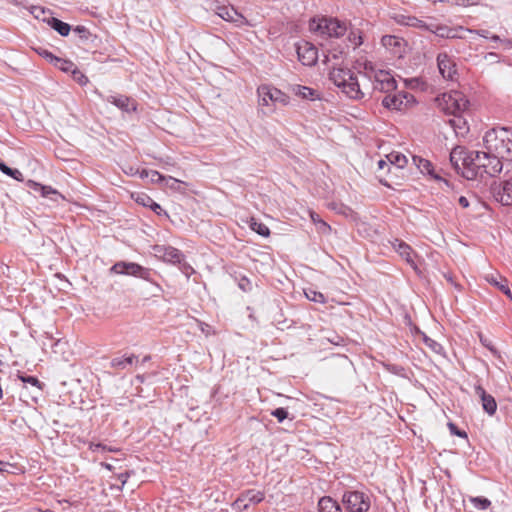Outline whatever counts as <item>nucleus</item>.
<instances>
[{
  "instance_id": "1",
  "label": "nucleus",
  "mask_w": 512,
  "mask_h": 512,
  "mask_svg": "<svg viewBox=\"0 0 512 512\" xmlns=\"http://www.w3.org/2000/svg\"><path fill=\"white\" fill-rule=\"evenodd\" d=\"M450 161L457 171L466 179L478 176H496L503 169V163L497 153L485 151H469L455 148L450 153Z\"/></svg>"
},
{
  "instance_id": "2",
  "label": "nucleus",
  "mask_w": 512,
  "mask_h": 512,
  "mask_svg": "<svg viewBox=\"0 0 512 512\" xmlns=\"http://www.w3.org/2000/svg\"><path fill=\"white\" fill-rule=\"evenodd\" d=\"M354 69L367 85H371V91L389 93L397 88V82L390 71L378 69L373 62L366 58L357 59Z\"/></svg>"
},
{
  "instance_id": "3",
  "label": "nucleus",
  "mask_w": 512,
  "mask_h": 512,
  "mask_svg": "<svg viewBox=\"0 0 512 512\" xmlns=\"http://www.w3.org/2000/svg\"><path fill=\"white\" fill-rule=\"evenodd\" d=\"M329 79L350 99L361 100L371 93V85H367L364 79L359 81L358 76L348 68L333 67Z\"/></svg>"
},
{
  "instance_id": "4",
  "label": "nucleus",
  "mask_w": 512,
  "mask_h": 512,
  "mask_svg": "<svg viewBox=\"0 0 512 512\" xmlns=\"http://www.w3.org/2000/svg\"><path fill=\"white\" fill-rule=\"evenodd\" d=\"M257 109L263 116L274 114L278 107H286L291 99L288 94L271 84H262L257 87Z\"/></svg>"
},
{
  "instance_id": "5",
  "label": "nucleus",
  "mask_w": 512,
  "mask_h": 512,
  "mask_svg": "<svg viewBox=\"0 0 512 512\" xmlns=\"http://www.w3.org/2000/svg\"><path fill=\"white\" fill-rule=\"evenodd\" d=\"M484 148L497 153L501 161H512V129L496 127L488 130L483 137Z\"/></svg>"
},
{
  "instance_id": "6",
  "label": "nucleus",
  "mask_w": 512,
  "mask_h": 512,
  "mask_svg": "<svg viewBox=\"0 0 512 512\" xmlns=\"http://www.w3.org/2000/svg\"><path fill=\"white\" fill-rule=\"evenodd\" d=\"M310 31L318 37L340 38L347 32V25L336 18H318L311 20L309 24Z\"/></svg>"
},
{
  "instance_id": "7",
  "label": "nucleus",
  "mask_w": 512,
  "mask_h": 512,
  "mask_svg": "<svg viewBox=\"0 0 512 512\" xmlns=\"http://www.w3.org/2000/svg\"><path fill=\"white\" fill-rule=\"evenodd\" d=\"M436 104L444 113L460 117L467 111L469 100L462 92L451 90L438 96Z\"/></svg>"
},
{
  "instance_id": "8",
  "label": "nucleus",
  "mask_w": 512,
  "mask_h": 512,
  "mask_svg": "<svg viewBox=\"0 0 512 512\" xmlns=\"http://www.w3.org/2000/svg\"><path fill=\"white\" fill-rule=\"evenodd\" d=\"M380 44L392 58L402 59L409 52L407 41L400 36L384 35L380 40Z\"/></svg>"
},
{
  "instance_id": "9",
  "label": "nucleus",
  "mask_w": 512,
  "mask_h": 512,
  "mask_svg": "<svg viewBox=\"0 0 512 512\" xmlns=\"http://www.w3.org/2000/svg\"><path fill=\"white\" fill-rule=\"evenodd\" d=\"M343 504L349 512H365L370 508V497L364 492L349 491L343 495Z\"/></svg>"
},
{
  "instance_id": "10",
  "label": "nucleus",
  "mask_w": 512,
  "mask_h": 512,
  "mask_svg": "<svg viewBox=\"0 0 512 512\" xmlns=\"http://www.w3.org/2000/svg\"><path fill=\"white\" fill-rule=\"evenodd\" d=\"M415 104V98L408 92H398L387 95L382 100V105L392 111L403 112Z\"/></svg>"
},
{
  "instance_id": "11",
  "label": "nucleus",
  "mask_w": 512,
  "mask_h": 512,
  "mask_svg": "<svg viewBox=\"0 0 512 512\" xmlns=\"http://www.w3.org/2000/svg\"><path fill=\"white\" fill-rule=\"evenodd\" d=\"M265 499V493L256 489H249L240 494L233 502L232 507L239 511L247 510L250 505L261 503Z\"/></svg>"
},
{
  "instance_id": "12",
  "label": "nucleus",
  "mask_w": 512,
  "mask_h": 512,
  "mask_svg": "<svg viewBox=\"0 0 512 512\" xmlns=\"http://www.w3.org/2000/svg\"><path fill=\"white\" fill-rule=\"evenodd\" d=\"M110 272L119 275H130L146 279L148 277V270L143 266L134 262L120 261L115 263L111 268Z\"/></svg>"
},
{
  "instance_id": "13",
  "label": "nucleus",
  "mask_w": 512,
  "mask_h": 512,
  "mask_svg": "<svg viewBox=\"0 0 512 512\" xmlns=\"http://www.w3.org/2000/svg\"><path fill=\"white\" fill-rule=\"evenodd\" d=\"M216 14L223 20L234 23L237 27L252 26V24L232 5L217 6Z\"/></svg>"
},
{
  "instance_id": "14",
  "label": "nucleus",
  "mask_w": 512,
  "mask_h": 512,
  "mask_svg": "<svg viewBox=\"0 0 512 512\" xmlns=\"http://www.w3.org/2000/svg\"><path fill=\"white\" fill-rule=\"evenodd\" d=\"M299 61L305 66H313L318 60V49L310 42L300 41L296 44Z\"/></svg>"
},
{
  "instance_id": "15",
  "label": "nucleus",
  "mask_w": 512,
  "mask_h": 512,
  "mask_svg": "<svg viewBox=\"0 0 512 512\" xmlns=\"http://www.w3.org/2000/svg\"><path fill=\"white\" fill-rule=\"evenodd\" d=\"M152 251L156 258L166 263L178 264L183 259V254L178 249L171 246L154 245Z\"/></svg>"
},
{
  "instance_id": "16",
  "label": "nucleus",
  "mask_w": 512,
  "mask_h": 512,
  "mask_svg": "<svg viewBox=\"0 0 512 512\" xmlns=\"http://www.w3.org/2000/svg\"><path fill=\"white\" fill-rule=\"evenodd\" d=\"M434 33L436 36L441 38H464L462 32H464V28L462 26L458 27H449L444 24H437L434 22L429 23V30Z\"/></svg>"
},
{
  "instance_id": "17",
  "label": "nucleus",
  "mask_w": 512,
  "mask_h": 512,
  "mask_svg": "<svg viewBox=\"0 0 512 512\" xmlns=\"http://www.w3.org/2000/svg\"><path fill=\"white\" fill-rule=\"evenodd\" d=\"M437 64L439 72L444 79H454L457 73L456 64L447 53H440L437 56Z\"/></svg>"
},
{
  "instance_id": "18",
  "label": "nucleus",
  "mask_w": 512,
  "mask_h": 512,
  "mask_svg": "<svg viewBox=\"0 0 512 512\" xmlns=\"http://www.w3.org/2000/svg\"><path fill=\"white\" fill-rule=\"evenodd\" d=\"M26 185L33 191L39 193L43 198H48L54 202H58L59 199L65 200V197L51 186L43 185L33 180H28Z\"/></svg>"
},
{
  "instance_id": "19",
  "label": "nucleus",
  "mask_w": 512,
  "mask_h": 512,
  "mask_svg": "<svg viewBox=\"0 0 512 512\" xmlns=\"http://www.w3.org/2000/svg\"><path fill=\"white\" fill-rule=\"evenodd\" d=\"M392 248L402 257L413 269H417L415 252L410 245L402 240L394 239L391 242Z\"/></svg>"
},
{
  "instance_id": "20",
  "label": "nucleus",
  "mask_w": 512,
  "mask_h": 512,
  "mask_svg": "<svg viewBox=\"0 0 512 512\" xmlns=\"http://www.w3.org/2000/svg\"><path fill=\"white\" fill-rule=\"evenodd\" d=\"M475 393L481 399L483 410L490 416L494 415L497 411L495 398L492 395L487 394L481 385L475 386Z\"/></svg>"
},
{
  "instance_id": "21",
  "label": "nucleus",
  "mask_w": 512,
  "mask_h": 512,
  "mask_svg": "<svg viewBox=\"0 0 512 512\" xmlns=\"http://www.w3.org/2000/svg\"><path fill=\"white\" fill-rule=\"evenodd\" d=\"M412 161H413V164L418 168V170L422 173V174H426V175H429L431 178L435 179V180H439V181H443L446 185L448 184L446 180H443L435 171H434V168H433V165L432 163L421 157V156H412Z\"/></svg>"
},
{
  "instance_id": "22",
  "label": "nucleus",
  "mask_w": 512,
  "mask_h": 512,
  "mask_svg": "<svg viewBox=\"0 0 512 512\" xmlns=\"http://www.w3.org/2000/svg\"><path fill=\"white\" fill-rule=\"evenodd\" d=\"M107 101L125 112H135L137 110L135 100L124 95L109 96Z\"/></svg>"
},
{
  "instance_id": "23",
  "label": "nucleus",
  "mask_w": 512,
  "mask_h": 512,
  "mask_svg": "<svg viewBox=\"0 0 512 512\" xmlns=\"http://www.w3.org/2000/svg\"><path fill=\"white\" fill-rule=\"evenodd\" d=\"M399 25L410 26L421 30H429V23L414 16L399 14L394 17Z\"/></svg>"
},
{
  "instance_id": "24",
  "label": "nucleus",
  "mask_w": 512,
  "mask_h": 512,
  "mask_svg": "<svg viewBox=\"0 0 512 512\" xmlns=\"http://www.w3.org/2000/svg\"><path fill=\"white\" fill-rule=\"evenodd\" d=\"M495 198L503 205L512 206V179L503 182Z\"/></svg>"
},
{
  "instance_id": "25",
  "label": "nucleus",
  "mask_w": 512,
  "mask_h": 512,
  "mask_svg": "<svg viewBox=\"0 0 512 512\" xmlns=\"http://www.w3.org/2000/svg\"><path fill=\"white\" fill-rule=\"evenodd\" d=\"M291 91L296 96H298L302 99H305V100L313 101L316 99H320V93L311 87L302 86V85H293L291 87Z\"/></svg>"
},
{
  "instance_id": "26",
  "label": "nucleus",
  "mask_w": 512,
  "mask_h": 512,
  "mask_svg": "<svg viewBox=\"0 0 512 512\" xmlns=\"http://www.w3.org/2000/svg\"><path fill=\"white\" fill-rule=\"evenodd\" d=\"M319 512H342L339 504L331 497H322L318 502Z\"/></svg>"
},
{
  "instance_id": "27",
  "label": "nucleus",
  "mask_w": 512,
  "mask_h": 512,
  "mask_svg": "<svg viewBox=\"0 0 512 512\" xmlns=\"http://www.w3.org/2000/svg\"><path fill=\"white\" fill-rule=\"evenodd\" d=\"M386 159L390 165L399 169L404 168L408 163L407 157L400 152H391L390 154L386 155Z\"/></svg>"
},
{
  "instance_id": "28",
  "label": "nucleus",
  "mask_w": 512,
  "mask_h": 512,
  "mask_svg": "<svg viewBox=\"0 0 512 512\" xmlns=\"http://www.w3.org/2000/svg\"><path fill=\"white\" fill-rule=\"evenodd\" d=\"M309 216L311 221L316 225L318 232L325 235L331 232V226L328 225L324 220H322L316 212L310 210Z\"/></svg>"
},
{
  "instance_id": "29",
  "label": "nucleus",
  "mask_w": 512,
  "mask_h": 512,
  "mask_svg": "<svg viewBox=\"0 0 512 512\" xmlns=\"http://www.w3.org/2000/svg\"><path fill=\"white\" fill-rule=\"evenodd\" d=\"M48 24L54 30H56L61 36H68L70 33V25L68 23L62 22L57 18L51 17V19L48 20Z\"/></svg>"
},
{
  "instance_id": "30",
  "label": "nucleus",
  "mask_w": 512,
  "mask_h": 512,
  "mask_svg": "<svg viewBox=\"0 0 512 512\" xmlns=\"http://www.w3.org/2000/svg\"><path fill=\"white\" fill-rule=\"evenodd\" d=\"M346 52L344 49H331L328 50L325 55V62L330 63L334 61V64H338L345 56Z\"/></svg>"
},
{
  "instance_id": "31",
  "label": "nucleus",
  "mask_w": 512,
  "mask_h": 512,
  "mask_svg": "<svg viewBox=\"0 0 512 512\" xmlns=\"http://www.w3.org/2000/svg\"><path fill=\"white\" fill-rule=\"evenodd\" d=\"M249 226L251 230L256 232L262 237H268L270 235V229L264 223L258 222L256 219L251 218Z\"/></svg>"
},
{
  "instance_id": "32",
  "label": "nucleus",
  "mask_w": 512,
  "mask_h": 512,
  "mask_svg": "<svg viewBox=\"0 0 512 512\" xmlns=\"http://www.w3.org/2000/svg\"><path fill=\"white\" fill-rule=\"evenodd\" d=\"M486 279L489 283L498 287L503 293H505L510 299H512V293L505 279H501V281H498L493 275L487 276Z\"/></svg>"
},
{
  "instance_id": "33",
  "label": "nucleus",
  "mask_w": 512,
  "mask_h": 512,
  "mask_svg": "<svg viewBox=\"0 0 512 512\" xmlns=\"http://www.w3.org/2000/svg\"><path fill=\"white\" fill-rule=\"evenodd\" d=\"M30 12L36 19L42 20L44 22L48 23V20L51 19V12L49 10H45L43 7L32 6Z\"/></svg>"
},
{
  "instance_id": "34",
  "label": "nucleus",
  "mask_w": 512,
  "mask_h": 512,
  "mask_svg": "<svg viewBox=\"0 0 512 512\" xmlns=\"http://www.w3.org/2000/svg\"><path fill=\"white\" fill-rule=\"evenodd\" d=\"M348 41L354 48L361 46L363 44L362 31L359 29L350 30V32L348 34Z\"/></svg>"
},
{
  "instance_id": "35",
  "label": "nucleus",
  "mask_w": 512,
  "mask_h": 512,
  "mask_svg": "<svg viewBox=\"0 0 512 512\" xmlns=\"http://www.w3.org/2000/svg\"><path fill=\"white\" fill-rule=\"evenodd\" d=\"M304 294L306 298L312 302L323 304L326 302L325 296L312 288H307L304 290Z\"/></svg>"
},
{
  "instance_id": "36",
  "label": "nucleus",
  "mask_w": 512,
  "mask_h": 512,
  "mask_svg": "<svg viewBox=\"0 0 512 512\" xmlns=\"http://www.w3.org/2000/svg\"><path fill=\"white\" fill-rule=\"evenodd\" d=\"M53 65L60 69L63 72H73L75 69V64L70 60H65L61 58H57L56 61H54Z\"/></svg>"
},
{
  "instance_id": "37",
  "label": "nucleus",
  "mask_w": 512,
  "mask_h": 512,
  "mask_svg": "<svg viewBox=\"0 0 512 512\" xmlns=\"http://www.w3.org/2000/svg\"><path fill=\"white\" fill-rule=\"evenodd\" d=\"M132 199L144 207H149L152 204L153 199L145 193L137 192L131 194Z\"/></svg>"
},
{
  "instance_id": "38",
  "label": "nucleus",
  "mask_w": 512,
  "mask_h": 512,
  "mask_svg": "<svg viewBox=\"0 0 512 512\" xmlns=\"http://www.w3.org/2000/svg\"><path fill=\"white\" fill-rule=\"evenodd\" d=\"M470 502L478 510H485L491 505V501L484 497H471Z\"/></svg>"
},
{
  "instance_id": "39",
  "label": "nucleus",
  "mask_w": 512,
  "mask_h": 512,
  "mask_svg": "<svg viewBox=\"0 0 512 512\" xmlns=\"http://www.w3.org/2000/svg\"><path fill=\"white\" fill-rule=\"evenodd\" d=\"M136 360L135 356H129L125 358H117L112 360L111 364L115 368H125L128 365H132L134 361Z\"/></svg>"
},
{
  "instance_id": "40",
  "label": "nucleus",
  "mask_w": 512,
  "mask_h": 512,
  "mask_svg": "<svg viewBox=\"0 0 512 512\" xmlns=\"http://www.w3.org/2000/svg\"><path fill=\"white\" fill-rule=\"evenodd\" d=\"M89 449L92 452H100V453L117 452L118 451V448H116V447L106 446V445H103L100 443H90Z\"/></svg>"
},
{
  "instance_id": "41",
  "label": "nucleus",
  "mask_w": 512,
  "mask_h": 512,
  "mask_svg": "<svg viewBox=\"0 0 512 512\" xmlns=\"http://www.w3.org/2000/svg\"><path fill=\"white\" fill-rule=\"evenodd\" d=\"M182 182L176 178H173L171 176L165 177V180L163 182V185L167 188H170L172 190H180Z\"/></svg>"
},
{
  "instance_id": "42",
  "label": "nucleus",
  "mask_w": 512,
  "mask_h": 512,
  "mask_svg": "<svg viewBox=\"0 0 512 512\" xmlns=\"http://www.w3.org/2000/svg\"><path fill=\"white\" fill-rule=\"evenodd\" d=\"M35 51L44 59L49 61L51 64L54 63V61L57 60L58 57L54 56L50 51L44 48H37Z\"/></svg>"
},
{
  "instance_id": "43",
  "label": "nucleus",
  "mask_w": 512,
  "mask_h": 512,
  "mask_svg": "<svg viewBox=\"0 0 512 512\" xmlns=\"http://www.w3.org/2000/svg\"><path fill=\"white\" fill-rule=\"evenodd\" d=\"M18 467L15 464L1 461L0 460V472L1 473H15Z\"/></svg>"
},
{
  "instance_id": "44",
  "label": "nucleus",
  "mask_w": 512,
  "mask_h": 512,
  "mask_svg": "<svg viewBox=\"0 0 512 512\" xmlns=\"http://www.w3.org/2000/svg\"><path fill=\"white\" fill-rule=\"evenodd\" d=\"M464 32L476 33V34H478L479 36H481L483 38L491 39V40H493L495 42L500 41L499 36H497V35L489 36V32L486 31V30L474 31V30H470V29H464Z\"/></svg>"
},
{
  "instance_id": "45",
  "label": "nucleus",
  "mask_w": 512,
  "mask_h": 512,
  "mask_svg": "<svg viewBox=\"0 0 512 512\" xmlns=\"http://www.w3.org/2000/svg\"><path fill=\"white\" fill-rule=\"evenodd\" d=\"M73 78L75 81H77L80 85L84 86L88 83V78L75 67L74 71L72 72Z\"/></svg>"
},
{
  "instance_id": "46",
  "label": "nucleus",
  "mask_w": 512,
  "mask_h": 512,
  "mask_svg": "<svg viewBox=\"0 0 512 512\" xmlns=\"http://www.w3.org/2000/svg\"><path fill=\"white\" fill-rule=\"evenodd\" d=\"M271 415L274 416L278 422L282 423L288 416V412L284 408H277L271 412Z\"/></svg>"
},
{
  "instance_id": "47",
  "label": "nucleus",
  "mask_w": 512,
  "mask_h": 512,
  "mask_svg": "<svg viewBox=\"0 0 512 512\" xmlns=\"http://www.w3.org/2000/svg\"><path fill=\"white\" fill-rule=\"evenodd\" d=\"M149 174L150 176L148 177V179L150 180V182L163 184L165 177L162 176L158 171L150 170Z\"/></svg>"
},
{
  "instance_id": "48",
  "label": "nucleus",
  "mask_w": 512,
  "mask_h": 512,
  "mask_svg": "<svg viewBox=\"0 0 512 512\" xmlns=\"http://www.w3.org/2000/svg\"><path fill=\"white\" fill-rule=\"evenodd\" d=\"M20 379L23 383H29L32 386L41 388V384H40L39 380L33 376H20Z\"/></svg>"
},
{
  "instance_id": "49",
  "label": "nucleus",
  "mask_w": 512,
  "mask_h": 512,
  "mask_svg": "<svg viewBox=\"0 0 512 512\" xmlns=\"http://www.w3.org/2000/svg\"><path fill=\"white\" fill-rule=\"evenodd\" d=\"M449 430L453 435H456L461 438H467V434L464 431H460L457 429L456 425L453 423L448 424Z\"/></svg>"
},
{
  "instance_id": "50",
  "label": "nucleus",
  "mask_w": 512,
  "mask_h": 512,
  "mask_svg": "<svg viewBox=\"0 0 512 512\" xmlns=\"http://www.w3.org/2000/svg\"><path fill=\"white\" fill-rule=\"evenodd\" d=\"M7 176L12 177L13 179L19 182H22L24 180L22 172L18 169H11V172H9Z\"/></svg>"
},
{
  "instance_id": "51",
  "label": "nucleus",
  "mask_w": 512,
  "mask_h": 512,
  "mask_svg": "<svg viewBox=\"0 0 512 512\" xmlns=\"http://www.w3.org/2000/svg\"><path fill=\"white\" fill-rule=\"evenodd\" d=\"M424 341L426 345L432 348L435 352H439V350L442 348L437 342L430 338L425 337Z\"/></svg>"
},
{
  "instance_id": "52",
  "label": "nucleus",
  "mask_w": 512,
  "mask_h": 512,
  "mask_svg": "<svg viewBox=\"0 0 512 512\" xmlns=\"http://www.w3.org/2000/svg\"><path fill=\"white\" fill-rule=\"evenodd\" d=\"M199 328L200 330L205 333L207 336L210 335V334H214L215 332L212 330L211 326L206 324V323H203V322H199Z\"/></svg>"
},
{
  "instance_id": "53",
  "label": "nucleus",
  "mask_w": 512,
  "mask_h": 512,
  "mask_svg": "<svg viewBox=\"0 0 512 512\" xmlns=\"http://www.w3.org/2000/svg\"><path fill=\"white\" fill-rule=\"evenodd\" d=\"M129 477H130V474L128 472L121 473L118 475V479L121 482V486L118 487V490H122L123 486L126 484Z\"/></svg>"
},
{
  "instance_id": "54",
  "label": "nucleus",
  "mask_w": 512,
  "mask_h": 512,
  "mask_svg": "<svg viewBox=\"0 0 512 512\" xmlns=\"http://www.w3.org/2000/svg\"><path fill=\"white\" fill-rule=\"evenodd\" d=\"M479 337H480V342H481L485 347H487V348H488L490 351H492V352H496V351H495V349H494V347L492 346L491 342H490L487 338H485V337H484L483 335H481V334L479 335Z\"/></svg>"
},
{
  "instance_id": "55",
  "label": "nucleus",
  "mask_w": 512,
  "mask_h": 512,
  "mask_svg": "<svg viewBox=\"0 0 512 512\" xmlns=\"http://www.w3.org/2000/svg\"><path fill=\"white\" fill-rule=\"evenodd\" d=\"M339 212L344 214L346 217L356 219V214L348 207H342Z\"/></svg>"
},
{
  "instance_id": "56",
  "label": "nucleus",
  "mask_w": 512,
  "mask_h": 512,
  "mask_svg": "<svg viewBox=\"0 0 512 512\" xmlns=\"http://www.w3.org/2000/svg\"><path fill=\"white\" fill-rule=\"evenodd\" d=\"M149 208L158 215H161V213L163 212L161 206L155 201H152V204L149 205Z\"/></svg>"
},
{
  "instance_id": "57",
  "label": "nucleus",
  "mask_w": 512,
  "mask_h": 512,
  "mask_svg": "<svg viewBox=\"0 0 512 512\" xmlns=\"http://www.w3.org/2000/svg\"><path fill=\"white\" fill-rule=\"evenodd\" d=\"M406 84L412 88L418 87L420 84H423V82L418 78H413L410 80H406Z\"/></svg>"
},
{
  "instance_id": "58",
  "label": "nucleus",
  "mask_w": 512,
  "mask_h": 512,
  "mask_svg": "<svg viewBox=\"0 0 512 512\" xmlns=\"http://www.w3.org/2000/svg\"><path fill=\"white\" fill-rule=\"evenodd\" d=\"M479 2V0H456V3L458 5H462V6H470V5H475Z\"/></svg>"
},
{
  "instance_id": "59",
  "label": "nucleus",
  "mask_w": 512,
  "mask_h": 512,
  "mask_svg": "<svg viewBox=\"0 0 512 512\" xmlns=\"http://www.w3.org/2000/svg\"><path fill=\"white\" fill-rule=\"evenodd\" d=\"M11 169L10 167H8L5 163H3L2 161H0V171L2 173H4L5 175H8L9 172H11Z\"/></svg>"
},
{
  "instance_id": "60",
  "label": "nucleus",
  "mask_w": 512,
  "mask_h": 512,
  "mask_svg": "<svg viewBox=\"0 0 512 512\" xmlns=\"http://www.w3.org/2000/svg\"><path fill=\"white\" fill-rule=\"evenodd\" d=\"M458 201L463 208L469 207V201L465 196H461Z\"/></svg>"
},
{
  "instance_id": "61",
  "label": "nucleus",
  "mask_w": 512,
  "mask_h": 512,
  "mask_svg": "<svg viewBox=\"0 0 512 512\" xmlns=\"http://www.w3.org/2000/svg\"><path fill=\"white\" fill-rule=\"evenodd\" d=\"M390 165L387 159H381L378 161V168L384 169L386 166Z\"/></svg>"
},
{
  "instance_id": "62",
  "label": "nucleus",
  "mask_w": 512,
  "mask_h": 512,
  "mask_svg": "<svg viewBox=\"0 0 512 512\" xmlns=\"http://www.w3.org/2000/svg\"><path fill=\"white\" fill-rule=\"evenodd\" d=\"M149 172H150V170H145L144 169V170L138 172V174H139L140 178L148 179V177L150 176Z\"/></svg>"
},
{
  "instance_id": "63",
  "label": "nucleus",
  "mask_w": 512,
  "mask_h": 512,
  "mask_svg": "<svg viewBox=\"0 0 512 512\" xmlns=\"http://www.w3.org/2000/svg\"><path fill=\"white\" fill-rule=\"evenodd\" d=\"M101 466L104 467L105 469L111 471L113 469V466L109 463H106V462H102L101 463Z\"/></svg>"
},
{
  "instance_id": "64",
  "label": "nucleus",
  "mask_w": 512,
  "mask_h": 512,
  "mask_svg": "<svg viewBox=\"0 0 512 512\" xmlns=\"http://www.w3.org/2000/svg\"><path fill=\"white\" fill-rule=\"evenodd\" d=\"M28 512H52V511H50V510L43 511V510L38 509V508H32Z\"/></svg>"
}]
</instances>
